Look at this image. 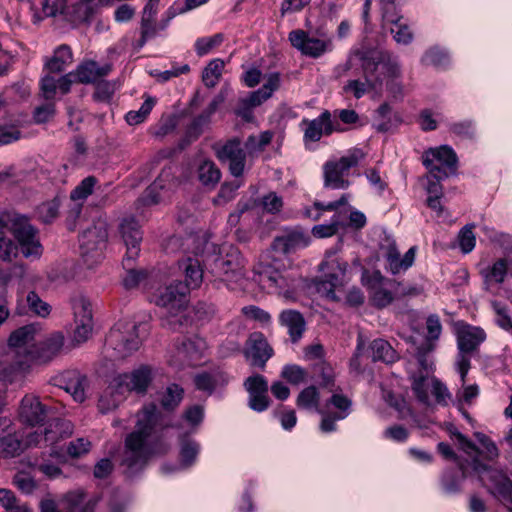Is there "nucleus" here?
Here are the masks:
<instances>
[{
    "label": "nucleus",
    "instance_id": "de8ad7c7",
    "mask_svg": "<svg viewBox=\"0 0 512 512\" xmlns=\"http://www.w3.org/2000/svg\"><path fill=\"white\" fill-rule=\"evenodd\" d=\"M461 475H455L451 471L444 472L441 479V487L445 494L454 495L460 492L462 480L467 476V468L463 463H459Z\"/></svg>",
    "mask_w": 512,
    "mask_h": 512
},
{
    "label": "nucleus",
    "instance_id": "79ce46f5",
    "mask_svg": "<svg viewBox=\"0 0 512 512\" xmlns=\"http://www.w3.org/2000/svg\"><path fill=\"white\" fill-rule=\"evenodd\" d=\"M73 62V54L69 46L61 45L53 56L46 62L45 67L50 73H60L66 70Z\"/></svg>",
    "mask_w": 512,
    "mask_h": 512
},
{
    "label": "nucleus",
    "instance_id": "13d9d810",
    "mask_svg": "<svg viewBox=\"0 0 512 512\" xmlns=\"http://www.w3.org/2000/svg\"><path fill=\"white\" fill-rule=\"evenodd\" d=\"M155 105V99L147 97L137 111H130L126 114L125 119L129 125H138L142 123Z\"/></svg>",
    "mask_w": 512,
    "mask_h": 512
},
{
    "label": "nucleus",
    "instance_id": "b1692460",
    "mask_svg": "<svg viewBox=\"0 0 512 512\" xmlns=\"http://www.w3.org/2000/svg\"><path fill=\"white\" fill-rule=\"evenodd\" d=\"M74 311V341L78 344L86 342L92 334L93 316L91 303L84 297L73 301Z\"/></svg>",
    "mask_w": 512,
    "mask_h": 512
},
{
    "label": "nucleus",
    "instance_id": "680f3d73",
    "mask_svg": "<svg viewBox=\"0 0 512 512\" xmlns=\"http://www.w3.org/2000/svg\"><path fill=\"white\" fill-rule=\"evenodd\" d=\"M341 227L343 223L340 221V215L335 214L330 223L315 225L312 234L317 238H327L336 234Z\"/></svg>",
    "mask_w": 512,
    "mask_h": 512
},
{
    "label": "nucleus",
    "instance_id": "39448f33",
    "mask_svg": "<svg viewBox=\"0 0 512 512\" xmlns=\"http://www.w3.org/2000/svg\"><path fill=\"white\" fill-rule=\"evenodd\" d=\"M429 366L427 375L424 374V365L418 363H407L406 370L411 381V388L419 402L429 405L430 393L438 404L446 405L450 398L447 387L433 376V361L426 362Z\"/></svg>",
    "mask_w": 512,
    "mask_h": 512
},
{
    "label": "nucleus",
    "instance_id": "5fc2aeb1",
    "mask_svg": "<svg viewBox=\"0 0 512 512\" xmlns=\"http://www.w3.org/2000/svg\"><path fill=\"white\" fill-rule=\"evenodd\" d=\"M271 131L261 132L259 135H250L245 142V149L249 155L261 152L272 140Z\"/></svg>",
    "mask_w": 512,
    "mask_h": 512
},
{
    "label": "nucleus",
    "instance_id": "dca6fc26",
    "mask_svg": "<svg viewBox=\"0 0 512 512\" xmlns=\"http://www.w3.org/2000/svg\"><path fill=\"white\" fill-rule=\"evenodd\" d=\"M422 162L430 174L436 175L438 179H445L456 171L458 158L450 146L442 145L426 150Z\"/></svg>",
    "mask_w": 512,
    "mask_h": 512
},
{
    "label": "nucleus",
    "instance_id": "72a5a7b5",
    "mask_svg": "<svg viewBox=\"0 0 512 512\" xmlns=\"http://www.w3.org/2000/svg\"><path fill=\"white\" fill-rule=\"evenodd\" d=\"M401 123L400 113L393 111L387 103L382 104L375 112L374 127L379 132L396 129Z\"/></svg>",
    "mask_w": 512,
    "mask_h": 512
},
{
    "label": "nucleus",
    "instance_id": "338daca9",
    "mask_svg": "<svg viewBox=\"0 0 512 512\" xmlns=\"http://www.w3.org/2000/svg\"><path fill=\"white\" fill-rule=\"evenodd\" d=\"M281 376L293 385H299L306 381L307 371L298 365H286L283 367Z\"/></svg>",
    "mask_w": 512,
    "mask_h": 512
},
{
    "label": "nucleus",
    "instance_id": "5701e85b",
    "mask_svg": "<svg viewBox=\"0 0 512 512\" xmlns=\"http://www.w3.org/2000/svg\"><path fill=\"white\" fill-rule=\"evenodd\" d=\"M71 425L69 422L54 420L45 428H37L35 431L26 435V445L28 447L39 446L41 443L53 446L59 440L71 434Z\"/></svg>",
    "mask_w": 512,
    "mask_h": 512
},
{
    "label": "nucleus",
    "instance_id": "c85d7f7f",
    "mask_svg": "<svg viewBox=\"0 0 512 512\" xmlns=\"http://www.w3.org/2000/svg\"><path fill=\"white\" fill-rule=\"evenodd\" d=\"M306 124L304 130L305 141L317 142L323 135H330L334 131H341L340 124L332 120L329 111L325 110L317 118L311 121H303Z\"/></svg>",
    "mask_w": 512,
    "mask_h": 512
},
{
    "label": "nucleus",
    "instance_id": "ea45409f",
    "mask_svg": "<svg viewBox=\"0 0 512 512\" xmlns=\"http://www.w3.org/2000/svg\"><path fill=\"white\" fill-rule=\"evenodd\" d=\"M280 321L288 329V333L293 342L298 341L305 330V321L303 316L295 310L283 311L280 315Z\"/></svg>",
    "mask_w": 512,
    "mask_h": 512
},
{
    "label": "nucleus",
    "instance_id": "6e6d98bb",
    "mask_svg": "<svg viewBox=\"0 0 512 512\" xmlns=\"http://www.w3.org/2000/svg\"><path fill=\"white\" fill-rule=\"evenodd\" d=\"M450 57L447 50L440 47L428 49L422 57V62L426 65L435 67H445L449 63Z\"/></svg>",
    "mask_w": 512,
    "mask_h": 512
},
{
    "label": "nucleus",
    "instance_id": "0eeeda50",
    "mask_svg": "<svg viewBox=\"0 0 512 512\" xmlns=\"http://www.w3.org/2000/svg\"><path fill=\"white\" fill-rule=\"evenodd\" d=\"M187 286L181 281H175L158 289L154 303L166 310L165 322L171 329L176 330L186 324L184 310L187 305Z\"/></svg>",
    "mask_w": 512,
    "mask_h": 512
},
{
    "label": "nucleus",
    "instance_id": "7c9ffc66",
    "mask_svg": "<svg viewBox=\"0 0 512 512\" xmlns=\"http://www.w3.org/2000/svg\"><path fill=\"white\" fill-rule=\"evenodd\" d=\"M273 355V349L261 333H253L247 341L245 356L252 366L264 368Z\"/></svg>",
    "mask_w": 512,
    "mask_h": 512
},
{
    "label": "nucleus",
    "instance_id": "4468645a",
    "mask_svg": "<svg viewBox=\"0 0 512 512\" xmlns=\"http://www.w3.org/2000/svg\"><path fill=\"white\" fill-rule=\"evenodd\" d=\"M377 241L379 253L386 259L388 269L392 274L406 271L413 265L417 251L415 246H412L403 256H400L395 239L385 230L378 232Z\"/></svg>",
    "mask_w": 512,
    "mask_h": 512
},
{
    "label": "nucleus",
    "instance_id": "cd10ccee",
    "mask_svg": "<svg viewBox=\"0 0 512 512\" xmlns=\"http://www.w3.org/2000/svg\"><path fill=\"white\" fill-rule=\"evenodd\" d=\"M119 233L127 248V261L134 260L139 254L142 231L134 216L124 217L119 224Z\"/></svg>",
    "mask_w": 512,
    "mask_h": 512
},
{
    "label": "nucleus",
    "instance_id": "c03bdc74",
    "mask_svg": "<svg viewBox=\"0 0 512 512\" xmlns=\"http://www.w3.org/2000/svg\"><path fill=\"white\" fill-rule=\"evenodd\" d=\"M296 405L299 409L307 411L321 410L320 393L316 386L310 385L304 388L297 396Z\"/></svg>",
    "mask_w": 512,
    "mask_h": 512
},
{
    "label": "nucleus",
    "instance_id": "c9c22d12",
    "mask_svg": "<svg viewBox=\"0 0 512 512\" xmlns=\"http://www.w3.org/2000/svg\"><path fill=\"white\" fill-rule=\"evenodd\" d=\"M179 447V467L182 469H186L193 466L196 463L197 457L201 450L200 444L196 440L187 437L185 434H180Z\"/></svg>",
    "mask_w": 512,
    "mask_h": 512
},
{
    "label": "nucleus",
    "instance_id": "412c9836",
    "mask_svg": "<svg viewBox=\"0 0 512 512\" xmlns=\"http://www.w3.org/2000/svg\"><path fill=\"white\" fill-rule=\"evenodd\" d=\"M289 41L303 55L312 58H318L332 49V41L329 38H316L301 29L291 31Z\"/></svg>",
    "mask_w": 512,
    "mask_h": 512
},
{
    "label": "nucleus",
    "instance_id": "3c124183",
    "mask_svg": "<svg viewBox=\"0 0 512 512\" xmlns=\"http://www.w3.org/2000/svg\"><path fill=\"white\" fill-rule=\"evenodd\" d=\"M225 63L222 59L216 58L209 62L202 73V81L206 87L212 88L218 82L222 75Z\"/></svg>",
    "mask_w": 512,
    "mask_h": 512
},
{
    "label": "nucleus",
    "instance_id": "aec40b11",
    "mask_svg": "<svg viewBox=\"0 0 512 512\" xmlns=\"http://www.w3.org/2000/svg\"><path fill=\"white\" fill-rule=\"evenodd\" d=\"M254 281L270 293H280L290 286L288 277L264 257L253 267Z\"/></svg>",
    "mask_w": 512,
    "mask_h": 512
},
{
    "label": "nucleus",
    "instance_id": "473e14b6",
    "mask_svg": "<svg viewBox=\"0 0 512 512\" xmlns=\"http://www.w3.org/2000/svg\"><path fill=\"white\" fill-rule=\"evenodd\" d=\"M37 328L34 325H26L20 327L11 333L8 343L11 348L16 349V353L21 351L27 353L29 357L35 358L33 351L29 349L31 343L35 338Z\"/></svg>",
    "mask_w": 512,
    "mask_h": 512
},
{
    "label": "nucleus",
    "instance_id": "e433bc0d",
    "mask_svg": "<svg viewBox=\"0 0 512 512\" xmlns=\"http://www.w3.org/2000/svg\"><path fill=\"white\" fill-rule=\"evenodd\" d=\"M312 379L318 383L319 388L326 391L339 387L336 385V373L333 367L325 361H319L313 365Z\"/></svg>",
    "mask_w": 512,
    "mask_h": 512
},
{
    "label": "nucleus",
    "instance_id": "a18cd8bd",
    "mask_svg": "<svg viewBox=\"0 0 512 512\" xmlns=\"http://www.w3.org/2000/svg\"><path fill=\"white\" fill-rule=\"evenodd\" d=\"M370 349L374 361L393 363L398 359L397 352L386 340L375 339L374 341H372Z\"/></svg>",
    "mask_w": 512,
    "mask_h": 512
},
{
    "label": "nucleus",
    "instance_id": "e2e57ef3",
    "mask_svg": "<svg viewBox=\"0 0 512 512\" xmlns=\"http://www.w3.org/2000/svg\"><path fill=\"white\" fill-rule=\"evenodd\" d=\"M223 35L218 33L210 37L198 38L195 42V51L198 56H204L223 42Z\"/></svg>",
    "mask_w": 512,
    "mask_h": 512
},
{
    "label": "nucleus",
    "instance_id": "a211bd4d",
    "mask_svg": "<svg viewBox=\"0 0 512 512\" xmlns=\"http://www.w3.org/2000/svg\"><path fill=\"white\" fill-rule=\"evenodd\" d=\"M111 70L110 65L99 66L95 61H86L78 65L75 71L60 77V92L67 94L73 82L94 83L107 75Z\"/></svg>",
    "mask_w": 512,
    "mask_h": 512
},
{
    "label": "nucleus",
    "instance_id": "864d4df0",
    "mask_svg": "<svg viewBox=\"0 0 512 512\" xmlns=\"http://www.w3.org/2000/svg\"><path fill=\"white\" fill-rule=\"evenodd\" d=\"M132 261H127V255L123 260V266L126 269V275L123 278V286L130 290L138 287V285L146 278L147 274L143 270H136L132 268Z\"/></svg>",
    "mask_w": 512,
    "mask_h": 512
},
{
    "label": "nucleus",
    "instance_id": "8fccbe9b",
    "mask_svg": "<svg viewBox=\"0 0 512 512\" xmlns=\"http://www.w3.org/2000/svg\"><path fill=\"white\" fill-rule=\"evenodd\" d=\"M508 262L506 259H498L491 266L482 270V276L486 284L502 283L507 275Z\"/></svg>",
    "mask_w": 512,
    "mask_h": 512
},
{
    "label": "nucleus",
    "instance_id": "052dcab7",
    "mask_svg": "<svg viewBox=\"0 0 512 512\" xmlns=\"http://www.w3.org/2000/svg\"><path fill=\"white\" fill-rule=\"evenodd\" d=\"M491 306L496 314L495 323L506 332L512 334V318L508 308L497 301H492Z\"/></svg>",
    "mask_w": 512,
    "mask_h": 512
},
{
    "label": "nucleus",
    "instance_id": "f8f14e48",
    "mask_svg": "<svg viewBox=\"0 0 512 512\" xmlns=\"http://www.w3.org/2000/svg\"><path fill=\"white\" fill-rule=\"evenodd\" d=\"M427 336L422 337L420 335L409 337L408 341L411 343L409 352L412 354V359L407 363H418L424 365V374L427 375L429 366H426V362L432 360V352L436 348V342L439 339L442 332V325L437 315H430L426 321Z\"/></svg>",
    "mask_w": 512,
    "mask_h": 512
},
{
    "label": "nucleus",
    "instance_id": "0e129e2a",
    "mask_svg": "<svg viewBox=\"0 0 512 512\" xmlns=\"http://www.w3.org/2000/svg\"><path fill=\"white\" fill-rule=\"evenodd\" d=\"M27 304L29 309L37 316L40 317H47L51 312L50 305L43 301L37 293L34 291H31L28 293L27 297Z\"/></svg>",
    "mask_w": 512,
    "mask_h": 512
},
{
    "label": "nucleus",
    "instance_id": "69168bd1",
    "mask_svg": "<svg viewBox=\"0 0 512 512\" xmlns=\"http://www.w3.org/2000/svg\"><path fill=\"white\" fill-rule=\"evenodd\" d=\"M473 224L464 226L458 234V243L461 251L465 254L470 253L476 244V237L473 233Z\"/></svg>",
    "mask_w": 512,
    "mask_h": 512
},
{
    "label": "nucleus",
    "instance_id": "603ef678",
    "mask_svg": "<svg viewBox=\"0 0 512 512\" xmlns=\"http://www.w3.org/2000/svg\"><path fill=\"white\" fill-rule=\"evenodd\" d=\"M25 448H28L26 441L22 442L16 435L9 434L0 440V456L4 458L14 457Z\"/></svg>",
    "mask_w": 512,
    "mask_h": 512
},
{
    "label": "nucleus",
    "instance_id": "bb28decb",
    "mask_svg": "<svg viewBox=\"0 0 512 512\" xmlns=\"http://www.w3.org/2000/svg\"><path fill=\"white\" fill-rule=\"evenodd\" d=\"M217 157L223 162H228L230 173L235 178L243 175L246 153L241 148L240 140L234 138L227 141L217 150Z\"/></svg>",
    "mask_w": 512,
    "mask_h": 512
},
{
    "label": "nucleus",
    "instance_id": "f257e3e1",
    "mask_svg": "<svg viewBox=\"0 0 512 512\" xmlns=\"http://www.w3.org/2000/svg\"><path fill=\"white\" fill-rule=\"evenodd\" d=\"M157 420L158 410L153 403L143 406L137 412L135 429L126 435L123 448L118 454L119 466L126 477L138 475L153 456L168 451L169 446L154 436Z\"/></svg>",
    "mask_w": 512,
    "mask_h": 512
},
{
    "label": "nucleus",
    "instance_id": "393cba45",
    "mask_svg": "<svg viewBox=\"0 0 512 512\" xmlns=\"http://www.w3.org/2000/svg\"><path fill=\"white\" fill-rule=\"evenodd\" d=\"M94 504L85 501L82 492L68 493L57 505L53 500L46 499L41 502V512H93Z\"/></svg>",
    "mask_w": 512,
    "mask_h": 512
},
{
    "label": "nucleus",
    "instance_id": "c756f323",
    "mask_svg": "<svg viewBox=\"0 0 512 512\" xmlns=\"http://www.w3.org/2000/svg\"><path fill=\"white\" fill-rule=\"evenodd\" d=\"M457 349L473 353L486 340L485 331L479 326L459 323L456 327Z\"/></svg>",
    "mask_w": 512,
    "mask_h": 512
},
{
    "label": "nucleus",
    "instance_id": "9b49d317",
    "mask_svg": "<svg viewBox=\"0 0 512 512\" xmlns=\"http://www.w3.org/2000/svg\"><path fill=\"white\" fill-rule=\"evenodd\" d=\"M331 395L324 400L319 414L321 422L319 429L322 433H332L337 430V422L346 419L352 412V400L343 393L340 387L327 391Z\"/></svg>",
    "mask_w": 512,
    "mask_h": 512
},
{
    "label": "nucleus",
    "instance_id": "f704fd0d",
    "mask_svg": "<svg viewBox=\"0 0 512 512\" xmlns=\"http://www.w3.org/2000/svg\"><path fill=\"white\" fill-rule=\"evenodd\" d=\"M179 268L183 271L187 290L198 288L203 281V269L196 258L188 257L179 263Z\"/></svg>",
    "mask_w": 512,
    "mask_h": 512
},
{
    "label": "nucleus",
    "instance_id": "a19ab883",
    "mask_svg": "<svg viewBox=\"0 0 512 512\" xmlns=\"http://www.w3.org/2000/svg\"><path fill=\"white\" fill-rule=\"evenodd\" d=\"M124 399V392L120 387H116L114 378H112L99 399L98 408L102 413H108L117 408Z\"/></svg>",
    "mask_w": 512,
    "mask_h": 512
},
{
    "label": "nucleus",
    "instance_id": "774afa93",
    "mask_svg": "<svg viewBox=\"0 0 512 512\" xmlns=\"http://www.w3.org/2000/svg\"><path fill=\"white\" fill-rule=\"evenodd\" d=\"M203 418L204 408L201 405H193L189 407L183 415V419L190 427L191 432L196 430V428L202 423Z\"/></svg>",
    "mask_w": 512,
    "mask_h": 512
},
{
    "label": "nucleus",
    "instance_id": "4be33fe9",
    "mask_svg": "<svg viewBox=\"0 0 512 512\" xmlns=\"http://www.w3.org/2000/svg\"><path fill=\"white\" fill-rule=\"evenodd\" d=\"M362 283L369 290L371 300L377 307H386L393 301L390 289L392 281L383 277L379 271L365 270L362 274Z\"/></svg>",
    "mask_w": 512,
    "mask_h": 512
},
{
    "label": "nucleus",
    "instance_id": "4d7b16f0",
    "mask_svg": "<svg viewBox=\"0 0 512 512\" xmlns=\"http://www.w3.org/2000/svg\"><path fill=\"white\" fill-rule=\"evenodd\" d=\"M383 398L388 405L393 407L398 412V417L400 419H406L412 415L410 407L402 396H396L391 391H384Z\"/></svg>",
    "mask_w": 512,
    "mask_h": 512
},
{
    "label": "nucleus",
    "instance_id": "bf43d9fd",
    "mask_svg": "<svg viewBox=\"0 0 512 512\" xmlns=\"http://www.w3.org/2000/svg\"><path fill=\"white\" fill-rule=\"evenodd\" d=\"M184 390L177 384L169 385L161 399L163 408L172 410L179 405L183 398Z\"/></svg>",
    "mask_w": 512,
    "mask_h": 512
},
{
    "label": "nucleus",
    "instance_id": "37998d69",
    "mask_svg": "<svg viewBox=\"0 0 512 512\" xmlns=\"http://www.w3.org/2000/svg\"><path fill=\"white\" fill-rule=\"evenodd\" d=\"M308 243L309 238L301 231L288 232L275 240L276 247L282 249L285 253H289L298 248H304Z\"/></svg>",
    "mask_w": 512,
    "mask_h": 512
},
{
    "label": "nucleus",
    "instance_id": "09e8293b",
    "mask_svg": "<svg viewBox=\"0 0 512 512\" xmlns=\"http://www.w3.org/2000/svg\"><path fill=\"white\" fill-rule=\"evenodd\" d=\"M197 172L199 181L205 186H214L221 178L220 170L214 162L208 159L201 161Z\"/></svg>",
    "mask_w": 512,
    "mask_h": 512
},
{
    "label": "nucleus",
    "instance_id": "1a4fd4ad",
    "mask_svg": "<svg viewBox=\"0 0 512 512\" xmlns=\"http://www.w3.org/2000/svg\"><path fill=\"white\" fill-rule=\"evenodd\" d=\"M365 157L360 148H352L339 158H332L323 165V182L326 188L343 190L350 186L347 179L350 169L356 167Z\"/></svg>",
    "mask_w": 512,
    "mask_h": 512
},
{
    "label": "nucleus",
    "instance_id": "4c0bfd02",
    "mask_svg": "<svg viewBox=\"0 0 512 512\" xmlns=\"http://www.w3.org/2000/svg\"><path fill=\"white\" fill-rule=\"evenodd\" d=\"M224 101V96L219 94L214 98L207 109L196 117L187 129V136L191 139H196L210 123L211 115L216 111L220 103Z\"/></svg>",
    "mask_w": 512,
    "mask_h": 512
},
{
    "label": "nucleus",
    "instance_id": "2f4dec72",
    "mask_svg": "<svg viewBox=\"0 0 512 512\" xmlns=\"http://www.w3.org/2000/svg\"><path fill=\"white\" fill-rule=\"evenodd\" d=\"M48 410L36 396L26 395L20 406L21 420L31 426L41 424L47 417Z\"/></svg>",
    "mask_w": 512,
    "mask_h": 512
},
{
    "label": "nucleus",
    "instance_id": "6ab92c4d",
    "mask_svg": "<svg viewBox=\"0 0 512 512\" xmlns=\"http://www.w3.org/2000/svg\"><path fill=\"white\" fill-rule=\"evenodd\" d=\"M155 376V370L149 365H140L130 373H123L114 376V384L120 387L124 394L135 392L144 394L148 390Z\"/></svg>",
    "mask_w": 512,
    "mask_h": 512
},
{
    "label": "nucleus",
    "instance_id": "a878e982",
    "mask_svg": "<svg viewBox=\"0 0 512 512\" xmlns=\"http://www.w3.org/2000/svg\"><path fill=\"white\" fill-rule=\"evenodd\" d=\"M244 387L249 394L248 406L250 409L263 412L269 407L268 382L264 376L255 374L248 377L244 382Z\"/></svg>",
    "mask_w": 512,
    "mask_h": 512
},
{
    "label": "nucleus",
    "instance_id": "20e7f679",
    "mask_svg": "<svg viewBox=\"0 0 512 512\" xmlns=\"http://www.w3.org/2000/svg\"><path fill=\"white\" fill-rule=\"evenodd\" d=\"M147 324H136L121 320L110 330L106 338V352L113 359H123L140 347L142 338L147 334Z\"/></svg>",
    "mask_w": 512,
    "mask_h": 512
},
{
    "label": "nucleus",
    "instance_id": "423d86ee",
    "mask_svg": "<svg viewBox=\"0 0 512 512\" xmlns=\"http://www.w3.org/2000/svg\"><path fill=\"white\" fill-rule=\"evenodd\" d=\"M246 261L238 249L230 247L224 254L208 262L207 270L215 281L223 282L228 289L241 287L246 280Z\"/></svg>",
    "mask_w": 512,
    "mask_h": 512
},
{
    "label": "nucleus",
    "instance_id": "f03ea898",
    "mask_svg": "<svg viewBox=\"0 0 512 512\" xmlns=\"http://www.w3.org/2000/svg\"><path fill=\"white\" fill-rule=\"evenodd\" d=\"M358 63L362 68L363 79L349 80L343 86V91L356 99L370 92L379 94L383 88L382 74L395 77L400 73V65L396 60L386 57L381 52L363 50L352 51L343 69L348 71Z\"/></svg>",
    "mask_w": 512,
    "mask_h": 512
},
{
    "label": "nucleus",
    "instance_id": "6e6552de",
    "mask_svg": "<svg viewBox=\"0 0 512 512\" xmlns=\"http://www.w3.org/2000/svg\"><path fill=\"white\" fill-rule=\"evenodd\" d=\"M459 448L471 457V465L479 480L494 496H499L506 488L505 480H510L501 470L491 468L479 460L480 452L476 445L461 433L455 434Z\"/></svg>",
    "mask_w": 512,
    "mask_h": 512
},
{
    "label": "nucleus",
    "instance_id": "49530a36",
    "mask_svg": "<svg viewBox=\"0 0 512 512\" xmlns=\"http://www.w3.org/2000/svg\"><path fill=\"white\" fill-rule=\"evenodd\" d=\"M64 345V336L60 332H56L48 336L37 355V358L43 360H49L56 356L63 348Z\"/></svg>",
    "mask_w": 512,
    "mask_h": 512
},
{
    "label": "nucleus",
    "instance_id": "9d476101",
    "mask_svg": "<svg viewBox=\"0 0 512 512\" xmlns=\"http://www.w3.org/2000/svg\"><path fill=\"white\" fill-rule=\"evenodd\" d=\"M347 268L348 263L335 252L327 253L320 264L323 276L315 284L317 292L327 299L338 300L336 290L342 288L346 283Z\"/></svg>",
    "mask_w": 512,
    "mask_h": 512
},
{
    "label": "nucleus",
    "instance_id": "2eb2a0df",
    "mask_svg": "<svg viewBox=\"0 0 512 512\" xmlns=\"http://www.w3.org/2000/svg\"><path fill=\"white\" fill-rule=\"evenodd\" d=\"M108 238L107 226L104 221L96 222L80 236V250L85 263L92 266L103 257Z\"/></svg>",
    "mask_w": 512,
    "mask_h": 512
},
{
    "label": "nucleus",
    "instance_id": "f3484780",
    "mask_svg": "<svg viewBox=\"0 0 512 512\" xmlns=\"http://www.w3.org/2000/svg\"><path fill=\"white\" fill-rule=\"evenodd\" d=\"M348 199L349 195L344 194L339 200L329 202L326 205L321 202H314L313 206L306 207L303 210V214L305 217L316 221L320 219L324 211H337L340 207L345 206L344 213L349 214L350 226L357 230L362 229L367 223L366 216L363 212L349 206Z\"/></svg>",
    "mask_w": 512,
    "mask_h": 512
},
{
    "label": "nucleus",
    "instance_id": "7ed1b4c3",
    "mask_svg": "<svg viewBox=\"0 0 512 512\" xmlns=\"http://www.w3.org/2000/svg\"><path fill=\"white\" fill-rule=\"evenodd\" d=\"M42 251L38 231L28 217L14 214L5 220L0 216V261L11 263L20 252L25 258L38 259Z\"/></svg>",
    "mask_w": 512,
    "mask_h": 512
},
{
    "label": "nucleus",
    "instance_id": "58836bf2",
    "mask_svg": "<svg viewBox=\"0 0 512 512\" xmlns=\"http://www.w3.org/2000/svg\"><path fill=\"white\" fill-rule=\"evenodd\" d=\"M171 180L170 169L162 170L159 177L145 190L138 203L146 206L157 204L161 199L159 191L170 185Z\"/></svg>",
    "mask_w": 512,
    "mask_h": 512
},
{
    "label": "nucleus",
    "instance_id": "ddd939ff",
    "mask_svg": "<svg viewBox=\"0 0 512 512\" xmlns=\"http://www.w3.org/2000/svg\"><path fill=\"white\" fill-rule=\"evenodd\" d=\"M208 350L205 339L194 335L178 339L168 356V364L176 369L196 365Z\"/></svg>",
    "mask_w": 512,
    "mask_h": 512
}]
</instances>
